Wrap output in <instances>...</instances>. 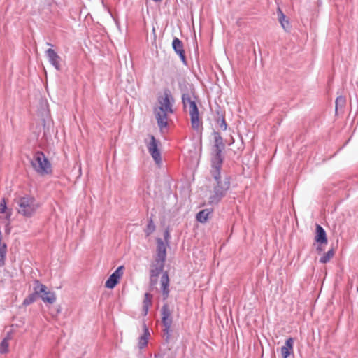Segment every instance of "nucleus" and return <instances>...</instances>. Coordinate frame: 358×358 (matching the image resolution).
<instances>
[{
	"label": "nucleus",
	"mask_w": 358,
	"mask_h": 358,
	"mask_svg": "<svg viewBox=\"0 0 358 358\" xmlns=\"http://www.w3.org/2000/svg\"><path fill=\"white\" fill-rule=\"evenodd\" d=\"M215 144L211 157L210 174L215 181L213 189L209 197V203L217 204L226 195L230 187V178L228 176H222L220 171L223 157L222 152L224 148L223 139L218 132H214Z\"/></svg>",
	"instance_id": "obj_1"
},
{
	"label": "nucleus",
	"mask_w": 358,
	"mask_h": 358,
	"mask_svg": "<svg viewBox=\"0 0 358 358\" xmlns=\"http://www.w3.org/2000/svg\"><path fill=\"white\" fill-rule=\"evenodd\" d=\"M169 96L168 92H165L164 96L159 99V106L155 110L157 124L160 129L166 127L168 124V114L173 113Z\"/></svg>",
	"instance_id": "obj_2"
},
{
	"label": "nucleus",
	"mask_w": 358,
	"mask_h": 358,
	"mask_svg": "<svg viewBox=\"0 0 358 358\" xmlns=\"http://www.w3.org/2000/svg\"><path fill=\"white\" fill-rule=\"evenodd\" d=\"M16 203L18 213L27 217H31L39 208L38 202L30 196L20 197Z\"/></svg>",
	"instance_id": "obj_3"
},
{
	"label": "nucleus",
	"mask_w": 358,
	"mask_h": 358,
	"mask_svg": "<svg viewBox=\"0 0 358 358\" xmlns=\"http://www.w3.org/2000/svg\"><path fill=\"white\" fill-rule=\"evenodd\" d=\"M31 164L34 170L41 176L52 173L51 163L42 152L38 151L34 155Z\"/></svg>",
	"instance_id": "obj_4"
},
{
	"label": "nucleus",
	"mask_w": 358,
	"mask_h": 358,
	"mask_svg": "<svg viewBox=\"0 0 358 358\" xmlns=\"http://www.w3.org/2000/svg\"><path fill=\"white\" fill-rule=\"evenodd\" d=\"M182 101L185 108H189L192 127L194 129L198 130L200 127L199 114L197 106L194 100L191 97L190 94L184 93L182 96Z\"/></svg>",
	"instance_id": "obj_5"
},
{
	"label": "nucleus",
	"mask_w": 358,
	"mask_h": 358,
	"mask_svg": "<svg viewBox=\"0 0 358 358\" xmlns=\"http://www.w3.org/2000/svg\"><path fill=\"white\" fill-rule=\"evenodd\" d=\"M34 290H36L38 297H40L45 303L52 304L56 300V296L54 292L47 291V287L38 281H36Z\"/></svg>",
	"instance_id": "obj_6"
},
{
	"label": "nucleus",
	"mask_w": 358,
	"mask_h": 358,
	"mask_svg": "<svg viewBox=\"0 0 358 358\" xmlns=\"http://www.w3.org/2000/svg\"><path fill=\"white\" fill-rule=\"evenodd\" d=\"M150 142L146 143L148 152L150 154L154 161L157 165L162 164L161 152L158 148L159 141L156 140L154 136H150Z\"/></svg>",
	"instance_id": "obj_7"
},
{
	"label": "nucleus",
	"mask_w": 358,
	"mask_h": 358,
	"mask_svg": "<svg viewBox=\"0 0 358 358\" xmlns=\"http://www.w3.org/2000/svg\"><path fill=\"white\" fill-rule=\"evenodd\" d=\"M122 266H119L108 278L105 283V286L107 288L113 289L118 283L120 278L123 274Z\"/></svg>",
	"instance_id": "obj_8"
},
{
	"label": "nucleus",
	"mask_w": 358,
	"mask_h": 358,
	"mask_svg": "<svg viewBox=\"0 0 358 358\" xmlns=\"http://www.w3.org/2000/svg\"><path fill=\"white\" fill-rule=\"evenodd\" d=\"M46 56L48 58L50 63L57 70L59 71L61 69V57L57 55V53L51 48H49L45 52Z\"/></svg>",
	"instance_id": "obj_9"
},
{
	"label": "nucleus",
	"mask_w": 358,
	"mask_h": 358,
	"mask_svg": "<svg viewBox=\"0 0 358 358\" xmlns=\"http://www.w3.org/2000/svg\"><path fill=\"white\" fill-rule=\"evenodd\" d=\"M172 47L174 51L179 55L183 64H186V57L183 48L182 42L178 38H174L172 42Z\"/></svg>",
	"instance_id": "obj_10"
},
{
	"label": "nucleus",
	"mask_w": 358,
	"mask_h": 358,
	"mask_svg": "<svg viewBox=\"0 0 358 358\" xmlns=\"http://www.w3.org/2000/svg\"><path fill=\"white\" fill-rule=\"evenodd\" d=\"M157 257L155 260L165 262L166 257V243L162 239H157Z\"/></svg>",
	"instance_id": "obj_11"
},
{
	"label": "nucleus",
	"mask_w": 358,
	"mask_h": 358,
	"mask_svg": "<svg viewBox=\"0 0 358 358\" xmlns=\"http://www.w3.org/2000/svg\"><path fill=\"white\" fill-rule=\"evenodd\" d=\"M164 266V262L155 260V263L152 265V268L150 270V280L152 284L156 282V279L154 280V278L159 276V275L163 271Z\"/></svg>",
	"instance_id": "obj_12"
},
{
	"label": "nucleus",
	"mask_w": 358,
	"mask_h": 358,
	"mask_svg": "<svg viewBox=\"0 0 358 358\" xmlns=\"http://www.w3.org/2000/svg\"><path fill=\"white\" fill-rule=\"evenodd\" d=\"M161 289L162 292L163 299L166 300L169 295V278L167 272H164L160 280Z\"/></svg>",
	"instance_id": "obj_13"
},
{
	"label": "nucleus",
	"mask_w": 358,
	"mask_h": 358,
	"mask_svg": "<svg viewBox=\"0 0 358 358\" xmlns=\"http://www.w3.org/2000/svg\"><path fill=\"white\" fill-rule=\"evenodd\" d=\"M294 339L289 338L285 341V345L281 347L280 352L282 358H288V357L293 352Z\"/></svg>",
	"instance_id": "obj_14"
},
{
	"label": "nucleus",
	"mask_w": 358,
	"mask_h": 358,
	"mask_svg": "<svg viewBox=\"0 0 358 358\" xmlns=\"http://www.w3.org/2000/svg\"><path fill=\"white\" fill-rule=\"evenodd\" d=\"M315 241L320 245H326L327 243L326 232L320 224H316V234L315 236Z\"/></svg>",
	"instance_id": "obj_15"
},
{
	"label": "nucleus",
	"mask_w": 358,
	"mask_h": 358,
	"mask_svg": "<svg viewBox=\"0 0 358 358\" xmlns=\"http://www.w3.org/2000/svg\"><path fill=\"white\" fill-rule=\"evenodd\" d=\"M278 20H279V22H280L282 27L285 29V31H289L290 30L289 22L288 20H285V15L282 12L280 8H278Z\"/></svg>",
	"instance_id": "obj_16"
},
{
	"label": "nucleus",
	"mask_w": 358,
	"mask_h": 358,
	"mask_svg": "<svg viewBox=\"0 0 358 358\" xmlns=\"http://www.w3.org/2000/svg\"><path fill=\"white\" fill-rule=\"evenodd\" d=\"M212 213L210 209H203L196 214V220L201 223H204L207 221L209 215Z\"/></svg>",
	"instance_id": "obj_17"
},
{
	"label": "nucleus",
	"mask_w": 358,
	"mask_h": 358,
	"mask_svg": "<svg viewBox=\"0 0 358 358\" xmlns=\"http://www.w3.org/2000/svg\"><path fill=\"white\" fill-rule=\"evenodd\" d=\"M150 333L148 329L145 326V331L143 335L140 337L138 345L140 348H143L147 345L148 336Z\"/></svg>",
	"instance_id": "obj_18"
},
{
	"label": "nucleus",
	"mask_w": 358,
	"mask_h": 358,
	"mask_svg": "<svg viewBox=\"0 0 358 358\" xmlns=\"http://www.w3.org/2000/svg\"><path fill=\"white\" fill-rule=\"evenodd\" d=\"M334 253H335V252H334V248H331L327 252L324 253L322 257L320 259V262L322 264L327 263L334 257Z\"/></svg>",
	"instance_id": "obj_19"
},
{
	"label": "nucleus",
	"mask_w": 358,
	"mask_h": 358,
	"mask_svg": "<svg viewBox=\"0 0 358 358\" xmlns=\"http://www.w3.org/2000/svg\"><path fill=\"white\" fill-rule=\"evenodd\" d=\"M38 297V294H36V290H34V293L30 294L27 297H26L23 301V305L29 306L34 303L36 298Z\"/></svg>",
	"instance_id": "obj_20"
},
{
	"label": "nucleus",
	"mask_w": 358,
	"mask_h": 358,
	"mask_svg": "<svg viewBox=\"0 0 358 358\" xmlns=\"http://www.w3.org/2000/svg\"><path fill=\"white\" fill-rule=\"evenodd\" d=\"M151 299H152L151 294H150L148 293H146L145 294V299L143 301V310H144L145 315H147L148 311V307L151 304Z\"/></svg>",
	"instance_id": "obj_21"
},
{
	"label": "nucleus",
	"mask_w": 358,
	"mask_h": 358,
	"mask_svg": "<svg viewBox=\"0 0 358 358\" xmlns=\"http://www.w3.org/2000/svg\"><path fill=\"white\" fill-rule=\"evenodd\" d=\"M161 315H162V318L171 317V311L169 306L167 303L164 304L163 306L162 307Z\"/></svg>",
	"instance_id": "obj_22"
},
{
	"label": "nucleus",
	"mask_w": 358,
	"mask_h": 358,
	"mask_svg": "<svg viewBox=\"0 0 358 358\" xmlns=\"http://www.w3.org/2000/svg\"><path fill=\"white\" fill-rule=\"evenodd\" d=\"M346 102V99L344 96H338L336 100V111L338 110V108H342L345 106Z\"/></svg>",
	"instance_id": "obj_23"
},
{
	"label": "nucleus",
	"mask_w": 358,
	"mask_h": 358,
	"mask_svg": "<svg viewBox=\"0 0 358 358\" xmlns=\"http://www.w3.org/2000/svg\"><path fill=\"white\" fill-rule=\"evenodd\" d=\"M155 229V226L152 222V220H150L148 225H147V228L145 229V233L147 234V236H149L151 233H152Z\"/></svg>",
	"instance_id": "obj_24"
},
{
	"label": "nucleus",
	"mask_w": 358,
	"mask_h": 358,
	"mask_svg": "<svg viewBox=\"0 0 358 358\" xmlns=\"http://www.w3.org/2000/svg\"><path fill=\"white\" fill-rule=\"evenodd\" d=\"M8 341L7 339H3L0 343V353H5L8 351Z\"/></svg>",
	"instance_id": "obj_25"
},
{
	"label": "nucleus",
	"mask_w": 358,
	"mask_h": 358,
	"mask_svg": "<svg viewBox=\"0 0 358 358\" xmlns=\"http://www.w3.org/2000/svg\"><path fill=\"white\" fill-rule=\"evenodd\" d=\"M162 322L164 325V327H167L168 328H171L173 320L172 317H166V318H162Z\"/></svg>",
	"instance_id": "obj_26"
},
{
	"label": "nucleus",
	"mask_w": 358,
	"mask_h": 358,
	"mask_svg": "<svg viewBox=\"0 0 358 358\" xmlns=\"http://www.w3.org/2000/svg\"><path fill=\"white\" fill-rule=\"evenodd\" d=\"M217 122L220 125V127L222 129V130H226L227 129V124L226 123V121L224 120V117H222L221 119H219L217 120Z\"/></svg>",
	"instance_id": "obj_27"
},
{
	"label": "nucleus",
	"mask_w": 358,
	"mask_h": 358,
	"mask_svg": "<svg viewBox=\"0 0 358 358\" xmlns=\"http://www.w3.org/2000/svg\"><path fill=\"white\" fill-rule=\"evenodd\" d=\"M7 208L6 206V202L5 199H3L0 203V213H4L6 212V210Z\"/></svg>",
	"instance_id": "obj_28"
},
{
	"label": "nucleus",
	"mask_w": 358,
	"mask_h": 358,
	"mask_svg": "<svg viewBox=\"0 0 358 358\" xmlns=\"http://www.w3.org/2000/svg\"><path fill=\"white\" fill-rule=\"evenodd\" d=\"M164 334L166 336V340L168 341L170 337L171 328H168L167 327H164L163 329Z\"/></svg>",
	"instance_id": "obj_29"
},
{
	"label": "nucleus",
	"mask_w": 358,
	"mask_h": 358,
	"mask_svg": "<svg viewBox=\"0 0 358 358\" xmlns=\"http://www.w3.org/2000/svg\"><path fill=\"white\" fill-rule=\"evenodd\" d=\"M11 338V332H8L6 335V336L3 339H7V341H8Z\"/></svg>",
	"instance_id": "obj_30"
},
{
	"label": "nucleus",
	"mask_w": 358,
	"mask_h": 358,
	"mask_svg": "<svg viewBox=\"0 0 358 358\" xmlns=\"http://www.w3.org/2000/svg\"><path fill=\"white\" fill-rule=\"evenodd\" d=\"M316 250H317V251L318 252H321L323 250V249H322V245H320H320H318V246L317 247Z\"/></svg>",
	"instance_id": "obj_31"
},
{
	"label": "nucleus",
	"mask_w": 358,
	"mask_h": 358,
	"mask_svg": "<svg viewBox=\"0 0 358 358\" xmlns=\"http://www.w3.org/2000/svg\"><path fill=\"white\" fill-rule=\"evenodd\" d=\"M168 236H169V233H168V231H166V233H165V238H166Z\"/></svg>",
	"instance_id": "obj_32"
},
{
	"label": "nucleus",
	"mask_w": 358,
	"mask_h": 358,
	"mask_svg": "<svg viewBox=\"0 0 358 358\" xmlns=\"http://www.w3.org/2000/svg\"><path fill=\"white\" fill-rule=\"evenodd\" d=\"M153 1H155V2H159V1H161L162 0H153Z\"/></svg>",
	"instance_id": "obj_33"
}]
</instances>
